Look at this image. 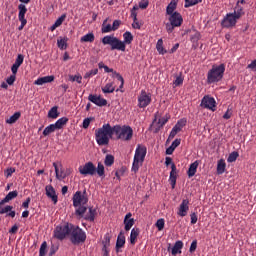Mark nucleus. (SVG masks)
<instances>
[{
	"instance_id": "obj_51",
	"label": "nucleus",
	"mask_w": 256,
	"mask_h": 256,
	"mask_svg": "<svg viewBox=\"0 0 256 256\" xmlns=\"http://www.w3.org/2000/svg\"><path fill=\"white\" fill-rule=\"evenodd\" d=\"M137 11H139V6L134 5L133 8L131 9V15L130 17H132L133 21H137Z\"/></svg>"
},
{
	"instance_id": "obj_28",
	"label": "nucleus",
	"mask_w": 256,
	"mask_h": 256,
	"mask_svg": "<svg viewBox=\"0 0 256 256\" xmlns=\"http://www.w3.org/2000/svg\"><path fill=\"white\" fill-rule=\"evenodd\" d=\"M123 39L124 41H122V43H124V47H127V45H131V43H133V34L129 31H126L123 34Z\"/></svg>"
},
{
	"instance_id": "obj_20",
	"label": "nucleus",
	"mask_w": 256,
	"mask_h": 256,
	"mask_svg": "<svg viewBox=\"0 0 256 256\" xmlns=\"http://www.w3.org/2000/svg\"><path fill=\"white\" fill-rule=\"evenodd\" d=\"M53 81H55V76H44L35 80L34 85H45V83H53Z\"/></svg>"
},
{
	"instance_id": "obj_52",
	"label": "nucleus",
	"mask_w": 256,
	"mask_h": 256,
	"mask_svg": "<svg viewBox=\"0 0 256 256\" xmlns=\"http://www.w3.org/2000/svg\"><path fill=\"white\" fill-rule=\"evenodd\" d=\"M183 81H184V78L180 74L179 76H176V79L174 80L173 85L175 87H180V85H183Z\"/></svg>"
},
{
	"instance_id": "obj_49",
	"label": "nucleus",
	"mask_w": 256,
	"mask_h": 256,
	"mask_svg": "<svg viewBox=\"0 0 256 256\" xmlns=\"http://www.w3.org/2000/svg\"><path fill=\"white\" fill-rule=\"evenodd\" d=\"M47 255V242L44 241L41 246H40V250H39V256H45Z\"/></svg>"
},
{
	"instance_id": "obj_13",
	"label": "nucleus",
	"mask_w": 256,
	"mask_h": 256,
	"mask_svg": "<svg viewBox=\"0 0 256 256\" xmlns=\"http://www.w3.org/2000/svg\"><path fill=\"white\" fill-rule=\"evenodd\" d=\"M78 170L80 175H84V177H87V175H95L97 167H95V164H93V162H87L85 163V165L80 166Z\"/></svg>"
},
{
	"instance_id": "obj_17",
	"label": "nucleus",
	"mask_w": 256,
	"mask_h": 256,
	"mask_svg": "<svg viewBox=\"0 0 256 256\" xmlns=\"http://www.w3.org/2000/svg\"><path fill=\"white\" fill-rule=\"evenodd\" d=\"M187 213H189V199H183L178 208L177 215L179 217H187Z\"/></svg>"
},
{
	"instance_id": "obj_38",
	"label": "nucleus",
	"mask_w": 256,
	"mask_h": 256,
	"mask_svg": "<svg viewBox=\"0 0 256 256\" xmlns=\"http://www.w3.org/2000/svg\"><path fill=\"white\" fill-rule=\"evenodd\" d=\"M156 49H157L159 55H165V53H167V50H165V48L163 47V39L160 38L157 41Z\"/></svg>"
},
{
	"instance_id": "obj_47",
	"label": "nucleus",
	"mask_w": 256,
	"mask_h": 256,
	"mask_svg": "<svg viewBox=\"0 0 256 256\" xmlns=\"http://www.w3.org/2000/svg\"><path fill=\"white\" fill-rule=\"evenodd\" d=\"M203 0H185L184 7L187 9L189 7H193V5H197L201 3Z\"/></svg>"
},
{
	"instance_id": "obj_61",
	"label": "nucleus",
	"mask_w": 256,
	"mask_h": 256,
	"mask_svg": "<svg viewBox=\"0 0 256 256\" xmlns=\"http://www.w3.org/2000/svg\"><path fill=\"white\" fill-rule=\"evenodd\" d=\"M121 27V20H114L112 24L113 31H117Z\"/></svg>"
},
{
	"instance_id": "obj_43",
	"label": "nucleus",
	"mask_w": 256,
	"mask_h": 256,
	"mask_svg": "<svg viewBox=\"0 0 256 256\" xmlns=\"http://www.w3.org/2000/svg\"><path fill=\"white\" fill-rule=\"evenodd\" d=\"M106 23H107V19L104 20L101 31L102 33H111V31H113V26H111V24H106Z\"/></svg>"
},
{
	"instance_id": "obj_27",
	"label": "nucleus",
	"mask_w": 256,
	"mask_h": 256,
	"mask_svg": "<svg viewBox=\"0 0 256 256\" xmlns=\"http://www.w3.org/2000/svg\"><path fill=\"white\" fill-rule=\"evenodd\" d=\"M197 167H199V162L195 161L194 163L190 164L189 169L187 171L188 177H195V173H197Z\"/></svg>"
},
{
	"instance_id": "obj_37",
	"label": "nucleus",
	"mask_w": 256,
	"mask_h": 256,
	"mask_svg": "<svg viewBox=\"0 0 256 256\" xmlns=\"http://www.w3.org/2000/svg\"><path fill=\"white\" fill-rule=\"evenodd\" d=\"M55 131H57L55 124H50L43 130V135L44 137H48V135H51V133H55Z\"/></svg>"
},
{
	"instance_id": "obj_36",
	"label": "nucleus",
	"mask_w": 256,
	"mask_h": 256,
	"mask_svg": "<svg viewBox=\"0 0 256 256\" xmlns=\"http://www.w3.org/2000/svg\"><path fill=\"white\" fill-rule=\"evenodd\" d=\"M227 167V164L223 159H220L217 164V173L218 175H223L225 173V168Z\"/></svg>"
},
{
	"instance_id": "obj_15",
	"label": "nucleus",
	"mask_w": 256,
	"mask_h": 256,
	"mask_svg": "<svg viewBox=\"0 0 256 256\" xmlns=\"http://www.w3.org/2000/svg\"><path fill=\"white\" fill-rule=\"evenodd\" d=\"M88 101H90V103H94V105H97V107L107 106V99H105L101 96H97L95 94H90L88 96Z\"/></svg>"
},
{
	"instance_id": "obj_3",
	"label": "nucleus",
	"mask_w": 256,
	"mask_h": 256,
	"mask_svg": "<svg viewBox=\"0 0 256 256\" xmlns=\"http://www.w3.org/2000/svg\"><path fill=\"white\" fill-rule=\"evenodd\" d=\"M225 75V64L213 65L207 73V84L219 83Z\"/></svg>"
},
{
	"instance_id": "obj_46",
	"label": "nucleus",
	"mask_w": 256,
	"mask_h": 256,
	"mask_svg": "<svg viewBox=\"0 0 256 256\" xmlns=\"http://www.w3.org/2000/svg\"><path fill=\"white\" fill-rule=\"evenodd\" d=\"M199 39H201V33L198 31H194V33L190 36V41L192 43H198Z\"/></svg>"
},
{
	"instance_id": "obj_32",
	"label": "nucleus",
	"mask_w": 256,
	"mask_h": 256,
	"mask_svg": "<svg viewBox=\"0 0 256 256\" xmlns=\"http://www.w3.org/2000/svg\"><path fill=\"white\" fill-rule=\"evenodd\" d=\"M21 118V112H15L10 118L6 119V123L8 125H13V123H17Z\"/></svg>"
},
{
	"instance_id": "obj_16",
	"label": "nucleus",
	"mask_w": 256,
	"mask_h": 256,
	"mask_svg": "<svg viewBox=\"0 0 256 256\" xmlns=\"http://www.w3.org/2000/svg\"><path fill=\"white\" fill-rule=\"evenodd\" d=\"M168 19L169 22L176 27H181V25H183V16L179 12H174Z\"/></svg>"
},
{
	"instance_id": "obj_41",
	"label": "nucleus",
	"mask_w": 256,
	"mask_h": 256,
	"mask_svg": "<svg viewBox=\"0 0 256 256\" xmlns=\"http://www.w3.org/2000/svg\"><path fill=\"white\" fill-rule=\"evenodd\" d=\"M169 119H171V115L169 114H165L164 117L158 119L159 129H161V127H165V124L168 123Z\"/></svg>"
},
{
	"instance_id": "obj_54",
	"label": "nucleus",
	"mask_w": 256,
	"mask_h": 256,
	"mask_svg": "<svg viewBox=\"0 0 256 256\" xmlns=\"http://www.w3.org/2000/svg\"><path fill=\"white\" fill-rule=\"evenodd\" d=\"M16 169L13 168V167H10V168H7L5 171H4V175H5V178L6 179H9V177H12L13 173H15Z\"/></svg>"
},
{
	"instance_id": "obj_34",
	"label": "nucleus",
	"mask_w": 256,
	"mask_h": 256,
	"mask_svg": "<svg viewBox=\"0 0 256 256\" xmlns=\"http://www.w3.org/2000/svg\"><path fill=\"white\" fill-rule=\"evenodd\" d=\"M175 9H177V2H175V0H172L167 8H166V13L170 16L175 14Z\"/></svg>"
},
{
	"instance_id": "obj_60",
	"label": "nucleus",
	"mask_w": 256,
	"mask_h": 256,
	"mask_svg": "<svg viewBox=\"0 0 256 256\" xmlns=\"http://www.w3.org/2000/svg\"><path fill=\"white\" fill-rule=\"evenodd\" d=\"M189 251L190 253H195V251H197V240L192 241Z\"/></svg>"
},
{
	"instance_id": "obj_50",
	"label": "nucleus",
	"mask_w": 256,
	"mask_h": 256,
	"mask_svg": "<svg viewBox=\"0 0 256 256\" xmlns=\"http://www.w3.org/2000/svg\"><path fill=\"white\" fill-rule=\"evenodd\" d=\"M99 73V69L95 68V69H92L90 70L89 72H87L85 75H84V79H89L95 75H97Z\"/></svg>"
},
{
	"instance_id": "obj_19",
	"label": "nucleus",
	"mask_w": 256,
	"mask_h": 256,
	"mask_svg": "<svg viewBox=\"0 0 256 256\" xmlns=\"http://www.w3.org/2000/svg\"><path fill=\"white\" fill-rule=\"evenodd\" d=\"M53 167L55 169L56 179H59V181H62V179L69 177V173H65V170H63V168H61L59 172V166L57 165V162L53 163ZM60 167H62L61 164Z\"/></svg>"
},
{
	"instance_id": "obj_4",
	"label": "nucleus",
	"mask_w": 256,
	"mask_h": 256,
	"mask_svg": "<svg viewBox=\"0 0 256 256\" xmlns=\"http://www.w3.org/2000/svg\"><path fill=\"white\" fill-rule=\"evenodd\" d=\"M147 156V147L138 144L135 150L134 159L132 163L131 171L133 173H137L139 171V167L143 165V162L145 161V157Z\"/></svg>"
},
{
	"instance_id": "obj_6",
	"label": "nucleus",
	"mask_w": 256,
	"mask_h": 256,
	"mask_svg": "<svg viewBox=\"0 0 256 256\" xmlns=\"http://www.w3.org/2000/svg\"><path fill=\"white\" fill-rule=\"evenodd\" d=\"M87 241V233L84 232L79 226L72 224L70 229V242L72 245H81Z\"/></svg>"
},
{
	"instance_id": "obj_5",
	"label": "nucleus",
	"mask_w": 256,
	"mask_h": 256,
	"mask_svg": "<svg viewBox=\"0 0 256 256\" xmlns=\"http://www.w3.org/2000/svg\"><path fill=\"white\" fill-rule=\"evenodd\" d=\"M113 131L116 139L121 141H131L133 139V128L127 125H114Z\"/></svg>"
},
{
	"instance_id": "obj_53",
	"label": "nucleus",
	"mask_w": 256,
	"mask_h": 256,
	"mask_svg": "<svg viewBox=\"0 0 256 256\" xmlns=\"http://www.w3.org/2000/svg\"><path fill=\"white\" fill-rule=\"evenodd\" d=\"M65 19H67V15L63 14L62 16H60L54 23V25L56 27H61V25H63V21H65Z\"/></svg>"
},
{
	"instance_id": "obj_2",
	"label": "nucleus",
	"mask_w": 256,
	"mask_h": 256,
	"mask_svg": "<svg viewBox=\"0 0 256 256\" xmlns=\"http://www.w3.org/2000/svg\"><path fill=\"white\" fill-rule=\"evenodd\" d=\"M115 132L111 124H103L101 128L95 130V141L99 147H105L109 145V141L113 139Z\"/></svg>"
},
{
	"instance_id": "obj_59",
	"label": "nucleus",
	"mask_w": 256,
	"mask_h": 256,
	"mask_svg": "<svg viewBox=\"0 0 256 256\" xmlns=\"http://www.w3.org/2000/svg\"><path fill=\"white\" fill-rule=\"evenodd\" d=\"M57 251H59V246L52 245L50 247L48 255L49 256H53V255H55L57 253Z\"/></svg>"
},
{
	"instance_id": "obj_48",
	"label": "nucleus",
	"mask_w": 256,
	"mask_h": 256,
	"mask_svg": "<svg viewBox=\"0 0 256 256\" xmlns=\"http://www.w3.org/2000/svg\"><path fill=\"white\" fill-rule=\"evenodd\" d=\"M155 225L158 231H163V229H165V219L163 218L158 219Z\"/></svg>"
},
{
	"instance_id": "obj_55",
	"label": "nucleus",
	"mask_w": 256,
	"mask_h": 256,
	"mask_svg": "<svg viewBox=\"0 0 256 256\" xmlns=\"http://www.w3.org/2000/svg\"><path fill=\"white\" fill-rule=\"evenodd\" d=\"M69 79H70V81H72V82L76 81V83H79V84H81L83 82V77L81 75H74V76L71 75L69 77Z\"/></svg>"
},
{
	"instance_id": "obj_14",
	"label": "nucleus",
	"mask_w": 256,
	"mask_h": 256,
	"mask_svg": "<svg viewBox=\"0 0 256 256\" xmlns=\"http://www.w3.org/2000/svg\"><path fill=\"white\" fill-rule=\"evenodd\" d=\"M200 106L204 109H209L210 111L217 110V102L215 101V98L211 96H204L201 100Z\"/></svg>"
},
{
	"instance_id": "obj_30",
	"label": "nucleus",
	"mask_w": 256,
	"mask_h": 256,
	"mask_svg": "<svg viewBox=\"0 0 256 256\" xmlns=\"http://www.w3.org/2000/svg\"><path fill=\"white\" fill-rule=\"evenodd\" d=\"M187 125V120L186 119H180L177 121L175 126L172 128L174 131L180 133V131H183V127Z\"/></svg>"
},
{
	"instance_id": "obj_26",
	"label": "nucleus",
	"mask_w": 256,
	"mask_h": 256,
	"mask_svg": "<svg viewBox=\"0 0 256 256\" xmlns=\"http://www.w3.org/2000/svg\"><path fill=\"white\" fill-rule=\"evenodd\" d=\"M232 14L239 20L243 17V15H245V10H243V7L241 5L236 4V6L234 7V12H232Z\"/></svg>"
},
{
	"instance_id": "obj_29",
	"label": "nucleus",
	"mask_w": 256,
	"mask_h": 256,
	"mask_svg": "<svg viewBox=\"0 0 256 256\" xmlns=\"http://www.w3.org/2000/svg\"><path fill=\"white\" fill-rule=\"evenodd\" d=\"M140 230L139 228H133L130 233V243L135 245L137 243V237H139Z\"/></svg>"
},
{
	"instance_id": "obj_25",
	"label": "nucleus",
	"mask_w": 256,
	"mask_h": 256,
	"mask_svg": "<svg viewBox=\"0 0 256 256\" xmlns=\"http://www.w3.org/2000/svg\"><path fill=\"white\" fill-rule=\"evenodd\" d=\"M67 123H69V118L67 117H62L59 118L55 123H54V127L56 128V130L58 129H63L65 127V125H67Z\"/></svg>"
},
{
	"instance_id": "obj_11",
	"label": "nucleus",
	"mask_w": 256,
	"mask_h": 256,
	"mask_svg": "<svg viewBox=\"0 0 256 256\" xmlns=\"http://www.w3.org/2000/svg\"><path fill=\"white\" fill-rule=\"evenodd\" d=\"M153 98L151 97V93H147L145 90H141L138 96V107L139 109H145L151 105Z\"/></svg>"
},
{
	"instance_id": "obj_9",
	"label": "nucleus",
	"mask_w": 256,
	"mask_h": 256,
	"mask_svg": "<svg viewBox=\"0 0 256 256\" xmlns=\"http://www.w3.org/2000/svg\"><path fill=\"white\" fill-rule=\"evenodd\" d=\"M19 195V192H17V190L11 191L9 192L4 199H2L0 201V215H5V213H9V211H12L13 206L11 205H7L4 208L3 205H5V203H9V201H13V199L17 198V196Z\"/></svg>"
},
{
	"instance_id": "obj_44",
	"label": "nucleus",
	"mask_w": 256,
	"mask_h": 256,
	"mask_svg": "<svg viewBox=\"0 0 256 256\" xmlns=\"http://www.w3.org/2000/svg\"><path fill=\"white\" fill-rule=\"evenodd\" d=\"M239 157V152L237 151H233L229 154L228 158H227V162L228 163H235V161H237V158Z\"/></svg>"
},
{
	"instance_id": "obj_22",
	"label": "nucleus",
	"mask_w": 256,
	"mask_h": 256,
	"mask_svg": "<svg viewBox=\"0 0 256 256\" xmlns=\"http://www.w3.org/2000/svg\"><path fill=\"white\" fill-rule=\"evenodd\" d=\"M181 249H183V241L178 240L175 242L174 246L172 247L171 253L173 256L181 254Z\"/></svg>"
},
{
	"instance_id": "obj_57",
	"label": "nucleus",
	"mask_w": 256,
	"mask_h": 256,
	"mask_svg": "<svg viewBox=\"0 0 256 256\" xmlns=\"http://www.w3.org/2000/svg\"><path fill=\"white\" fill-rule=\"evenodd\" d=\"M149 7V0H141L138 9H147Z\"/></svg>"
},
{
	"instance_id": "obj_31",
	"label": "nucleus",
	"mask_w": 256,
	"mask_h": 256,
	"mask_svg": "<svg viewBox=\"0 0 256 256\" xmlns=\"http://www.w3.org/2000/svg\"><path fill=\"white\" fill-rule=\"evenodd\" d=\"M95 41V34L93 32H90L80 38L81 43H93Z\"/></svg>"
},
{
	"instance_id": "obj_24",
	"label": "nucleus",
	"mask_w": 256,
	"mask_h": 256,
	"mask_svg": "<svg viewBox=\"0 0 256 256\" xmlns=\"http://www.w3.org/2000/svg\"><path fill=\"white\" fill-rule=\"evenodd\" d=\"M18 19L19 21H27V19H25V15L27 14V6H25L24 4H19L18 6Z\"/></svg>"
},
{
	"instance_id": "obj_8",
	"label": "nucleus",
	"mask_w": 256,
	"mask_h": 256,
	"mask_svg": "<svg viewBox=\"0 0 256 256\" xmlns=\"http://www.w3.org/2000/svg\"><path fill=\"white\" fill-rule=\"evenodd\" d=\"M72 225L73 224L67 222L56 226L53 234L54 238L58 239V241H63L64 239H66V237L71 233Z\"/></svg>"
},
{
	"instance_id": "obj_56",
	"label": "nucleus",
	"mask_w": 256,
	"mask_h": 256,
	"mask_svg": "<svg viewBox=\"0 0 256 256\" xmlns=\"http://www.w3.org/2000/svg\"><path fill=\"white\" fill-rule=\"evenodd\" d=\"M25 57L23 56V54H19L15 60L14 65L20 67V65H23V61H24Z\"/></svg>"
},
{
	"instance_id": "obj_58",
	"label": "nucleus",
	"mask_w": 256,
	"mask_h": 256,
	"mask_svg": "<svg viewBox=\"0 0 256 256\" xmlns=\"http://www.w3.org/2000/svg\"><path fill=\"white\" fill-rule=\"evenodd\" d=\"M17 79V76H15L14 74L10 75L7 79H6V83L8 85H13V83H15Z\"/></svg>"
},
{
	"instance_id": "obj_10",
	"label": "nucleus",
	"mask_w": 256,
	"mask_h": 256,
	"mask_svg": "<svg viewBox=\"0 0 256 256\" xmlns=\"http://www.w3.org/2000/svg\"><path fill=\"white\" fill-rule=\"evenodd\" d=\"M165 165L166 167H169V165H171L169 182L172 189H175V185H177V166L175 165V163H173V159L171 157H166Z\"/></svg>"
},
{
	"instance_id": "obj_33",
	"label": "nucleus",
	"mask_w": 256,
	"mask_h": 256,
	"mask_svg": "<svg viewBox=\"0 0 256 256\" xmlns=\"http://www.w3.org/2000/svg\"><path fill=\"white\" fill-rule=\"evenodd\" d=\"M115 83L113 82H108L104 87H102V92L104 94L107 93H114L115 92Z\"/></svg>"
},
{
	"instance_id": "obj_40",
	"label": "nucleus",
	"mask_w": 256,
	"mask_h": 256,
	"mask_svg": "<svg viewBox=\"0 0 256 256\" xmlns=\"http://www.w3.org/2000/svg\"><path fill=\"white\" fill-rule=\"evenodd\" d=\"M103 248L102 249H109L111 246V236L109 233L104 235V240L102 241Z\"/></svg>"
},
{
	"instance_id": "obj_63",
	"label": "nucleus",
	"mask_w": 256,
	"mask_h": 256,
	"mask_svg": "<svg viewBox=\"0 0 256 256\" xmlns=\"http://www.w3.org/2000/svg\"><path fill=\"white\" fill-rule=\"evenodd\" d=\"M179 145H181V138L175 139L170 145V147H172L175 150L176 147H179Z\"/></svg>"
},
{
	"instance_id": "obj_7",
	"label": "nucleus",
	"mask_w": 256,
	"mask_h": 256,
	"mask_svg": "<svg viewBox=\"0 0 256 256\" xmlns=\"http://www.w3.org/2000/svg\"><path fill=\"white\" fill-rule=\"evenodd\" d=\"M102 43L104 45H110L111 51H122L123 53L126 51L125 43L113 35L104 36Z\"/></svg>"
},
{
	"instance_id": "obj_42",
	"label": "nucleus",
	"mask_w": 256,
	"mask_h": 256,
	"mask_svg": "<svg viewBox=\"0 0 256 256\" xmlns=\"http://www.w3.org/2000/svg\"><path fill=\"white\" fill-rule=\"evenodd\" d=\"M96 173L98 177H105V166L103 163L99 162L96 168Z\"/></svg>"
},
{
	"instance_id": "obj_18",
	"label": "nucleus",
	"mask_w": 256,
	"mask_h": 256,
	"mask_svg": "<svg viewBox=\"0 0 256 256\" xmlns=\"http://www.w3.org/2000/svg\"><path fill=\"white\" fill-rule=\"evenodd\" d=\"M45 191L47 197L53 201L54 205H57L59 197L57 196V192H55V188H53L51 185H47L45 187Z\"/></svg>"
},
{
	"instance_id": "obj_23",
	"label": "nucleus",
	"mask_w": 256,
	"mask_h": 256,
	"mask_svg": "<svg viewBox=\"0 0 256 256\" xmlns=\"http://www.w3.org/2000/svg\"><path fill=\"white\" fill-rule=\"evenodd\" d=\"M122 247H125V235H123V232H120L116 241V253H119V249Z\"/></svg>"
},
{
	"instance_id": "obj_12",
	"label": "nucleus",
	"mask_w": 256,
	"mask_h": 256,
	"mask_svg": "<svg viewBox=\"0 0 256 256\" xmlns=\"http://www.w3.org/2000/svg\"><path fill=\"white\" fill-rule=\"evenodd\" d=\"M239 19L233 13H227L226 16L221 21V27L223 29H233L237 25Z\"/></svg>"
},
{
	"instance_id": "obj_45",
	"label": "nucleus",
	"mask_w": 256,
	"mask_h": 256,
	"mask_svg": "<svg viewBox=\"0 0 256 256\" xmlns=\"http://www.w3.org/2000/svg\"><path fill=\"white\" fill-rule=\"evenodd\" d=\"M57 45L59 49H61V51H65V49H67V39L63 38V39L57 40Z\"/></svg>"
},
{
	"instance_id": "obj_35",
	"label": "nucleus",
	"mask_w": 256,
	"mask_h": 256,
	"mask_svg": "<svg viewBox=\"0 0 256 256\" xmlns=\"http://www.w3.org/2000/svg\"><path fill=\"white\" fill-rule=\"evenodd\" d=\"M59 108L57 106H53L49 111H48V119H57L59 117Z\"/></svg>"
},
{
	"instance_id": "obj_62",
	"label": "nucleus",
	"mask_w": 256,
	"mask_h": 256,
	"mask_svg": "<svg viewBox=\"0 0 256 256\" xmlns=\"http://www.w3.org/2000/svg\"><path fill=\"white\" fill-rule=\"evenodd\" d=\"M175 27L173 24L170 23H166V31L167 33H173V31H175Z\"/></svg>"
},
{
	"instance_id": "obj_39",
	"label": "nucleus",
	"mask_w": 256,
	"mask_h": 256,
	"mask_svg": "<svg viewBox=\"0 0 256 256\" xmlns=\"http://www.w3.org/2000/svg\"><path fill=\"white\" fill-rule=\"evenodd\" d=\"M113 163H115V156L107 154L104 160V165H106V167H111Z\"/></svg>"
},
{
	"instance_id": "obj_21",
	"label": "nucleus",
	"mask_w": 256,
	"mask_h": 256,
	"mask_svg": "<svg viewBox=\"0 0 256 256\" xmlns=\"http://www.w3.org/2000/svg\"><path fill=\"white\" fill-rule=\"evenodd\" d=\"M131 217H132V214L128 213L124 218L125 231H131V227L135 225V220Z\"/></svg>"
},
{
	"instance_id": "obj_64",
	"label": "nucleus",
	"mask_w": 256,
	"mask_h": 256,
	"mask_svg": "<svg viewBox=\"0 0 256 256\" xmlns=\"http://www.w3.org/2000/svg\"><path fill=\"white\" fill-rule=\"evenodd\" d=\"M191 225H195L198 221L197 213L193 212L190 214Z\"/></svg>"
},
{
	"instance_id": "obj_1",
	"label": "nucleus",
	"mask_w": 256,
	"mask_h": 256,
	"mask_svg": "<svg viewBox=\"0 0 256 256\" xmlns=\"http://www.w3.org/2000/svg\"><path fill=\"white\" fill-rule=\"evenodd\" d=\"M73 207L75 208V215L78 219H84L85 221H90L93 223L95 217L97 216V209L90 207L87 213L86 203H89V198L87 197V190L76 191L72 197ZM87 213V214H85Z\"/></svg>"
}]
</instances>
